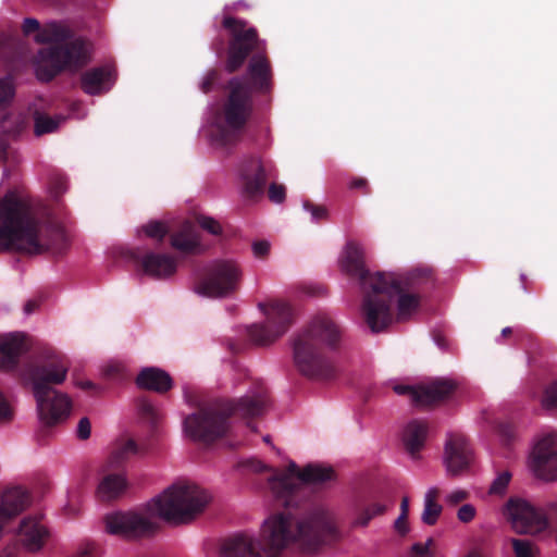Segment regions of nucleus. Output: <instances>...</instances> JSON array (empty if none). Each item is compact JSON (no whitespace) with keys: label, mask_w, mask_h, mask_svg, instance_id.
I'll use <instances>...</instances> for the list:
<instances>
[{"label":"nucleus","mask_w":557,"mask_h":557,"mask_svg":"<svg viewBox=\"0 0 557 557\" xmlns=\"http://www.w3.org/2000/svg\"><path fill=\"white\" fill-rule=\"evenodd\" d=\"M171 244L173 248L182 252H193L200 245L195 227L189 222L184 223L181 231L172 236Z\"/></svg>","instance_id":"obj_31"},{"label":"nucleus","mask_w":557,"mask_h":557,"mask_svg":"<svg viewBox=\"0 0 557 557\" xmlns=\"http://www.w3.org/2000/svg\"><path fill=\"white\" fill-rule=\"evenodd\" d=\"M268 176L269 174L267 173L265 168L261 163L257 162L255 164L253 175L245 177L246 191L251 196L261 194L264 189Z\"/></svg>","instance_id":"obj_35"},{"label":"nucleus","mask_w":557,"mask_h":557,"mask_svg":"<svg viewBox=\"0 0 557 557\" xmlns=\"http://www.w3.org/2000/svg\"><path fill=\"white\" fill-rule=\"evenodd\" d=\"M230 95L223 107V128L216 143L227 146L236 143L239 131L245 126L251 113L250 89L244 78L228 82Z\"/></svg>","instance_id":"obj_8"},{"label":"nucleus","mask_w":557,"mask_h":557,"mask_svg":"<svg viewBox=\"0 0 557 557\" xmlns=\"http://www.w3.org/2000/svg\"><path fill=\"white\" fill-rule=\"evenodd\" d=\"M268 405L264 388L251 391L236 404L208 406L187 416L184 420V433L194 441L210 443L223 436L227 429V417L238 414L243 418L257 417L264 412Z\"/></svg>","instance_id":"obj_5"},{"label":"nucleus","mask_w":557,"mask_h":557,"mask_svg":"<svg viewBox=\"0 0 557 557\" xmlns=\"http://www.w3.org/2000/svg\"><path fill=\"white\" fill-rule=\"evenodd\" d=\"M510 543L516 557H536L540 553L539 547L529 540L511 539Z\"/></svg>","instance_id":"obj_37"},{"label":"nucleus","mask_w":557,"mask_h":557,"mask_svg":"<svg viewBox=\"0 0 557 557\" xmlns=\"http://www.w3.org/2000/svg\"><path fill=\"white\" fill-rule=\"evenodd\" d=\"M112 84V70L109 66L91 69L82 76V88L89 95L108 91Z\"/></svg>","instance_id":"obj_24"},{"label":"nucleus","mask_w":557,"mask_h":557,"mask_svg":"<svg viewBox=\"0 0 557 557\" xmlns=\"http://www.w3.org/2000/svg\"><path fill=\"white\" fill-rule=\"evenodd\" d=\"M395 529L400 534H406L409 531L408 524H407V517L404 515H399V517L395 521Z\"/></svg>","instance_id":"obj_54"},{"label":"nucleus","mask_w":557,"mask_h":557,"mask_svg":"<svg viewBox=\"0 0 557 557\" xmlns=\"http://www.w3.org/2000/svg\"><path fill=\"white\" fill-rule=\"evenodd\" d=\"M465 557H488L486 554L483 553L480 548H472L470 549Z\"/></svg>","instance_id":"obj_57"},{"label":"nucleus","mask_w":557,"mask_h":557,"mask_svg":"<svg viewBox=\"0 0 557 557\" xmlns=\"http://www.w3.org/2000/svg\"><path fill=\"white\" fill-rule=\"evenodd\" d=\"M510 333H511V329H510V327H508V326H507V327H505V329H503V331H502V335H503V336H507V335H508V334H510Z\"/></svg>","instance_id":"obj_61"},{"label":"nucleus","mask_w":557,"mask_h":557,"mask_svg":"<svg viewBox=\"0 0 557 557\" xmlns=\"http://www.w3.org/2000/svg\"><path fill=\"white\" fill-rule=\"evenodd\" d=\"M387 284L395 286L394 289L388 293L386 298L384 299L385 304L388 307V312H391V301L395 296H398L397 299V320L404 321L410 318L418 309L419 307V298L416 295L411 294H405L403 293V289L400 287V284L394 278L393 275L388 274L386 276ZM391 319L392 313H389ZM392 323V320L388 321V323L380 331H384L389 324Z\"/></svg>","instance_id":"obj_21"},{"label":"nucleus","mask_w":557,"mask_h":557,"mask_svg":"<svg viewBox=\"0 0 557 557\" xmlns=\"http://www.w3.org/2000/svg\"><path fill=\"white\" fill-rule=\"evenodd\" d=\"M37 306H38V304L35 300L27 301L24 306L25 313L29 314V313L34 312L35 309L37 308Z\"/></svg>","instance_id":"obj_58"},{"label":"nucleus","mask_w":557,"mask_h":557,"mask_svg":"<svg viewBox=\"0 0 557 557\" xmlns=\"http://www.w3.org/2000/svg\"><path fill=\"white\" fill-rule=\"evenodd\" d=\"M34 397L37 404L38 417L47 425L62 421L71 412L72 401L64 393L53 391V393Z\"/></svg>","instance_id":"obj_18"},{"label":"nucleus","mask_w":557,"mask_h":557,"mask_svg":"<svg viewBox=\"0 0 557 557\" xmlns=\"http://www.w3.org/2000/svg\"><path fill=\"white\" fill-rule=\"evenodd\" d=\"M433 544V539H428L425 543H414L411 546L412 557H431L430 547Z\"/></svg>","instance_id":"obj_43"},{"label":"nucleus","mask_w":557,"mask_h":557,"mask_svg":"<svg viewBox=\"0 0 557 557\" xmlns=\"http://www.w3.org/2000/svg\"><path fill=\"white\" fill-rule=\"evenodd\" d=\"M476 510L471 504L462 505L457 512V518L460 522L468 523L475 517Z\"/></svg>","instance_id":"obj_45"},{"label":"nucleus","mask_w":557,"mask_h":557,"mask_svg":"<svg viewBox=\"0 0 557 557\" xmlns=\"http://www.w3.org/2000/svg\"><path fill=\"white\" fill-rule=\"evenodd\" d=\"M304 208L311 213L313 221L325 220L327 218V209L323 206H314L309 202H304Z\"/></svg>","instance_id":"obj_44"},{"label":"nucleus","mask_w":557,"mask_h":557,"mask_svg":"<svg viewBox=\"0 0 557 557\" xmlns=\"http://www.w3.org/2000/svg\"><path fill=\"white\" fill-rule=\"evenodd\" d=\"M211 500L209 492L186 482L174 483L147 503V509L156 517L174 525L185 524L200 515Z\"/></svg>","instance_id":"obj_7"},{"label":"nucleus","mask_w":557,"mask_h":557,"mask_svg":"<svg viewBox=\"0 0 557 557\" xmlns=\"http://www.w3.org/2000/svg\"><path fill=\"white\" fill-rule=\"evenodd\" d=\"M394 392L398 395H409L410 399L416 404V393L418 391V386H409L397 384L393 387Z\"/></svg>","instance_id":"obj_50"},{"label":"nucleus","mask_w":557,"mask_h":557,"mask_svg":"<svg viewBox=\"0 0 557 557\" xmlns=\"http://www.w3.org/2000/svg\"><path fill=\"white\" fill-rule=\"evenodd\" d=\"M157 523L147 507L139 511H115L106 515L104 530L123 539H137L154 531Z\"/></svg>","instance_id":"obj_13"},{"label":"nucleus","mask_w":557,"mask_h":557,"mask_svg":"<svg viewBox=\"0 0 557 557\" xmlns=\"http://www.w3.org/2000/svg\"><path fill=\"white\" fill-rule=\"evenodd\" d=\"M252 251L255 257L264 258L270 251V243L267 240H259L252 244Z\"/></svg>","instance_id":"obj_49"},{"label":"nucleus","mask_w":557,"mask_h":557,"mask_svg":"<svg viewBox=\"0 0 557 557\" xmlns=\"http://www.w3.org/2000/svg\"><path fill=\"white\" fill-rule=\"evenodd\" d=\"M137 453L138 446L134 440L120 438L115 442L108 462L110 466H120Z\"/></svg>","instance_id":"obj_33"},{"label":"nucleus","mask_w":557,"mask_h":557,"mask_svg":"<svg viewBox=\"0 0 557 557\" xmlns=\"http://www.w3.org/2000/svg\"><path fill=\"white\" fill-rule=\"evenodd\" d=\"M91 433V425L88 418H82L77 424L76 434L81 440L89 438Z\"/></svg>","instance_id":"obj_48"},{"label":"nucleus","mask_w":557,"mask_h":557,"mask_svg":"<svg viewBox=\"0 0 557 557\" xmlns=\"http://www.w3.org/2000/svg\"><path fill=\"white\" fill-rule=\"evenodd\" d=\"M29 503L28 494L21 487H14L5 491L0 500V518L2 522V531L8 521L22 512Z\"/></svg>","instance_id":"obj_23"},{"label":"nucleus","mask_w":557,"mask_h":557,"mask_svg":"<svg viewBox=\"0 0 557 557\" xmlns=\"http://www.w3.org/2000/svg\"><path fill=\"white\" fill-rule=\"evenodd\" d=\"M428 433V426L422 421H410L403 430L401 441L406 450L411 455L412 458L417 457V454L423 447Z\"/></svg>","instance_id":"obj_27"},{"label":"nucleus","mask_w":557,"mask_h":557,"mask_svg":"<svg viewBox=\"0 0 557 557\" xmlns=\"http://www.w3.org/2000/svg\"><path fill=\"white\" fill-rule=\"evenodd\" d=\"M529 467L534 475L544 481L557 479V432L549 431L536 442Z\"/></svg>","instance_id":"obj_16"},{"label":"nucleus","mask_w":557,"mask_h":557,"mask_svg":"<svg viewBox=\"0 0 557 557\" xmlns=\"http://www.w3.org/2000/svg\"><path fill=\"white\" fill-rule=\"evenodd\" d=\"M23 32L29 35L38 32L35 39L39 44H53L38 53L36 75L38 79L49 82L63 70H77L85 65L91 57V46L82 38L62 45L70 37V29L61 23L51 22L40 28L36 18H25Z\"/></svg>","instance_id":"obj_3"},{"label":"nucleus","mask_w":557,"mask_h":557,"mask_svg":"<svg viewBox=\"0 0 557 557\" xmlns=\"http://www.w3.org/2000/svg\"><path fill=\"white\" fill-rule=\"evenodd\" d=\"M341 537L337 512L330 506H317L302 517L277 513L262 524L264 544L260 546V557H278L290 543L311 554Z\"/></svg>","instance_id":"obj_1"},{"label":"nucleus","mask_w":557,"mask_h":557,"mask_svg":"<svg viewBox=\"0 0 557 557\" xmlns=\"http://www.w3.org/2000/svg\"><path fill=\"white\" fill-rule=\"evenodd\" d=\"M198 223L203 230H206L210 234L218 235L222 232L220 223L210 216H199Z\"/></svg>","instance_id":"obj_42"},{"label":"nucleus","mask_w":557,"mask_h":557,"mask_svg":"<svg viewBox=\"0 0 557 557\" xmlns=\"http://www.w3.org/2000/svg\"><path fill=\"white\" fill-rule=\"evenodd\" d=\"M510 478H511V474L507 471L497 475V478L493 481V483L490 487V493L503 494L509 484Z\"/></svg>","instance_id":"obj_41"},{"label":"nucleus","mask_w":557,"mask_h":557,"mask_svg":"<svg viewBox=\"0 0 557 557\" xmlns=\"http://www.w3.org/2000/svg\"><path fill=\"white\" fill-rule=\"evenodd\" d=\"M263 440H264V442H267V443L270 441V440H269V436H265Z\"/></svg>","instance_id":"obj_62"},{"label":"nucleus","mask_w":557,"mask_h":557,"mask_svg":"<svg viewBox=\"0 0 557 557\" xmlns=\"http://www.w3.org/2000/svg\"><path fill=\"white\" fill-rule=\"evenodd\" d=\"M473 460L472 449L461 434H450L445 444L444 465L451 476L466 472Z\"/></svg>","instance_id":"obj_17"},{"label":"nucleus","mask_w":557,"mask_h":557,"mask_svg":"<svg viewBox=\"0 0 557 557\" xmlns=\"http://www.w3.org/2000/svg\"><path fill=\"white\" fill-rule=\"evenodd\" d=\"M438 495L440 490L436 486L429 487L424 494L421 520L428 525H434L442 513V505L437 503Z\"/></svg>","instance_id":"obj_32"},{"label":"nucleus","mask_w":557,"mask_h":557,"mask_svg":"<svg viewBox=\"0 0 557 557\" xmlns=\"http://www.w3.org/2000/svg\"><path fill=\"white\" fill-rule=\"evenodd\" d=\"M65 244L63 228L40 223L25 199L15 193H8L0 199V252H60Z\"/></svg>","instance_id":"obj_2"},{"label":"nucleus","mask_w":557,"mask_h":557,"mask_svg":"<svg viewBox=\"0 0 557 557\" xmlns=\"http://www.w3.org/2000/svg\"><path fill=\"white\" fill-rule=\"evenodd\" d=\"M76 385L82 387V388H84V389H88V388H91L94 386V384L90 381L77 382Z\"/></svg>","instance_id":"obj_60"},{"label":"nucleus","mask_w":557,"mask_h":557,"mask_svg":"<svg viewBox=\"0 0 557 557\" xmlns=\"http://www.w3.org/2000/svg\"><path fill=\"white\" fill-rule=\"evenodd\" d=\"M127 487V481L122 473H110L100 481L97 495L102 500H112L124 493Z\"/></svg>","instance_id":"obj_29"},{"label":"nucleus","mask_w":557,"mask_h":557,"mask_svg":"<svg viewBox=\"0 0 557 557\" xmlns=\"http://www.w3.org/2000/svg\"><path fill=\"white\" fill-rule=\"evenodd\" d=\"M14 85L11 77L0 79V108L7 106L14 97Z\"/></svg>","instance_id":"obj_38"},{"label":"nucleus","mask_w":557,"mask_h":557,"mask_svg":"<svg viewBox=\"0 0 557 557\" xmlns=\"http://www.w3.org/2000/svg\"><path fill=\"white\" fill-rule=\"evenodd\" d=\"M267 321L264 324L249 329L250 338L259 345H268L286 333L293 322L290 307L282 301H273L264 306Z\"/></svg>","instance_id":"obj_15"},{"label":"nucleus","mask_w":557,"mask_h":557,"mask_svg":"<svg viewBox=\"0 0 557 557\" xmlns=\"http://www.w3.org/2000/svg\"><path fill=\"white\" fill-rule=\"evenodd\" d=\"M141 411L144 414H146L148 418H150L151 421H153V422H156L159 419L158 410L149 403H144L141 405Z\"/></svg>","instance_id":"obj_53"},{"label":"nucleus","mask_w":557,"mask_h":557,"mask_svg":"<svg viewBox=\"0 0 557 557\" xmlns=\"http://www.w3.org/2000/svg\"><path fill=\"white\" fill-rule=\"evenodd\" d=\"M333 478L334 471L331 467L309 465L298 471L296 463L290 462L288 471L273 475L269 480V484L275 497L283 499L285 506H289L292 504L289 497L299 487V481L301 483L319 484Z\"/></svg>","instance_id":"obj_9"},{"label":"nucleus","mask_w":557,"mask_h":557,"mask_svg":"<svg viewBox=\"0 0 557 557\" xmlns=\"http://www.w3.org/2000/svg\"><path fill=\"white\" fill-rule=\"evenodd\" d=\"M431 276V270L429 269H414L412 270L408 275V281L410 283H417L418 281L422 278H426Z\"/></svg>","instance_id":"obj_51"},{"label":"nucleus","mask_w":557,"mask_h":557,"mask_svg":"<svg viewBox=\"0 0 557 557\" xmlns=\"http://www.w3.org/2000/svg\"><path fill=\"white\" fill-rule=\"evenodd\" d=\"M248 75L252 84L261 89H268L271 77L269 61L262 54L253 55L248 65Z\"/></svg>","instance_id":"obj_30"},{"label":"nucleus","mask_w":557,"mask_h":557,"mask_svg":"<svg viewBox=\"0 0 557 557\" xmlns=\"http://www.w3.org/2000/svg\"><path fill=\"white\" fill-rule=\"evenodd\" d=\"M386 509L387 506L381 503H372L364 506L356 512L351 521V528H366L373 518L383 515Z\"/></svg>","instance_id":"obj_34"},{"label":"nucleus","mask_w":557,"mask_h":557,"mask_svg":"<svg viewBox=\"0 0 557 557\" xmlns=\"http://www.w3.org/2000/svg\"><path fill=\"white\" fill-rule=\"evenodd\" d=\"M339 338V327L331 317L315 315L293 342L294 362L300 373L317 380L333 377L337 366L324 350L334 348Z\"/></svg>","instance_id":"obj_4"},{"label":"nucleus","mask_w":557,"mask_h":557,"mask_svg":"<svg viewBox=\"0 0 557 557\" xmlns=\"http://www.w3.org/2000/svg\"><path fill=\"white\" fill-rule=\"evenodd\" d=\"M143 230L148 237L156 239H162L168 233L165 224L158 221L149 222L143 227Z\"/></svg>","instance_id":"obj_40"},{"label":"nucleus","mask_w":557,"mask_h":557,"mask_svg":"<svg viewBox=\"0 0 557 557\" xmlns=\"http://www.w3.org/2000/svg\"><path fill=\"white\" fill-rule=\"evenodd\" d=\"M64 121L62 116L51 117L45 114L37 113L35 115V134L41 136L44 134L54 132L59 125Z\"/></svg>","instance_id":"obj_36"},{"label":"nucleus","mask_w":557,"mask_h":557,"mask_svg":"<svg viewBox=\"0 0 557 557\" xmlns=\"http://www.w3.org/2000/svg\"><path fill=\"white\" fill-rule=\"evenodd\" d=\"M136 383L140 388L157 393H165L172 387L170 374L154 367L143 369L137 375Z\"/></svg>","instance_id":"obj_25"},{"label":"nucleus","mask_w":557,"mask_h":557,"mask_svg":"<svg viewBox=\"0 0 557 557\" xmlns=\"http://www.w3.org/2000/svg\"><path fill=\"white\" fill-rule=\"evenodd\" d=\"M505 515L512 530L518 534L537 535L549 528V520L544 509L535 507L521 498H511L505 507Z\"/></svg>","instance_id":"obj_12"},{"label":"nucleus","mask_w":557,"mask_h":557,"mask_svg":"<svg viewBox=\"0 0 557 557\" xmlns=\"http://www.w3.org/2000/svg\"><path fill=\"white\" fill-rule=\"evenodd\" d=\"M269 198L275 203L283 202L285 199V187L283 185L272 183L269 187Z\"/></svg>","instance_id":"obj_46"},{"label":"nucleus","mask_w":557,"mask_h":557,"mask_svg":"<svg viewBox=\"0 0 557 557\" xmlns=\"http://www.w3.org/2000/svg\"><path fill=\"white\" fill-rule=\"evenodd\" d=\"M468 498V493L465 490H454L445 497V503L449 506H456Z\"/></svg>","instance_id":"obj_47"},{"label":"nucleus","mask_w":557,"mask_h":557,"mask_svg":"<svg viewBox=\"0 0 557 557\" xmlns=\"http://www.w3.org/2000/svg\"><path fill=\"white\" fill-rule=\"evenodd\" d=\"M141 265L146 274L156 278L168 277L176 271V261L172 257L162 253L145 256Z\"/></svg>","instance_id":"obj_26"},{"label":"nucleus","mask_w":557,"mask_h":557,"mask_svg":"<svg viewBox=\"0 0 557 557\" xmlns=\"http://www.w3.org/2000/svg\"><path fill=\"white\" fill-rule=\"evenodd\" d=\"M542 406L548 410L557 408V381L553 382L545 388L542 398Z\"/></svg>","instance_id":"obj_39"},{"label":"nucleus","mask_w":557,"mask_h":557,"mask_svg":"<svg viewBox=\"0 0 557 557\" xmlns=\"http://www.w3.org/2000/svg\"><path fill=\"white\" fill-rule=\"evenodd\" d=\"M214 79H215V73L214 72H211V73L207 74L206 77H203V79H202V82L200 84L201 90L203 92L210 91L211 85L214 82Z\"/></svg>","instance_id":"obj_55"},{"label":"nucleus","mask_w":557,"mask_h":557,"mask_svg":"<svg viewBox=\"0 0 557 557\" xmlns=\"http://www.w3.org/2000/svg\"><path fill=\"white\" fill-rule=\"evenodd\" d=\"M456 389V383L448 379H436L429 383L418 385L416 404L421 406L432 405L446 399Z\"/></svg>","instance_id":"obj_22"},{"label":"nucleus","mask_w":557,"mask_h":557,"mask_svg":"<svg viewBox=\"0 0 557 557\" xmlns=\"http://www.w3.org/2000/svg\"><path fill=\"white\" fill-rule=\"evenodd\" d=\"M350 188H366L367 181L364 178H355L349 184Z\"/></svg>","instance_id":"obj_56"},{"label":"nucleus","mask_w":557,"mask_h":557,"mask_svg":"<svg viewBox=\"0 0 557 557\" xmlns=\"http://www.w3.org/2000/svg\"><path fill=\"white\" fill-rule=\"evenodd\" d=\"M408 510H409V499H408V497H404L401 499V504H400V515H404L405 517H407Z\"/></svg>","instance_id":"obj_59"},{"label":"nucleus","mask_w":557,"mask_h":557,"mask_svg":"<svg viewBox=\"0 0 557 557\" xmlns=\"http://www.w3.org/2000/svg\"><path fill=\"white\" fill-rule=\"evenodd\" d=\"M263 544L262 531L259 539L247 533L235 534L223 542L221 555L223 557H260V546Z\"/></svg>","instance_id":"obj_19"},{"label":"nucleus","mask_w":557,"mask_h":557,"mask_svg":"<svg viewBox=\"0 0 557 557\" xmlns=\"http://www.w3.org/2000/svg\"><path fill=\"white\" fill-rule=\"evenodd\" d=\"M17 537L25 550L36 553L44 547L48 530L39 519L27 517L21 521Z\"/></svg>","instance_id":"obj_20"},{"label":"nucleus","mask_w":557,"mask_h":557,"mask_svg":"<svg viewBox=\"0 0 557 557\" xmlns=\"http://www.w3.org/2000/svg\"><path fill=\"white\" fill-rule=\"evenodd\" d=\"M12 417V410L4 398L3 394L0 392V422L10 420Z\"/></svg>","instance_id":"obj_52"},{"label":"nucleus","mask_w":557,"mask_h":557,"mask_svg":"<svg viewBox=\"0 0 557 557\" xmlns=\"http://www.w3.org/2000/svg\"><path fill=\"white\" fill-rule=\"evenodd\" d=\"M23 342L17 335L0 337V371H10L18 362Z\"/></svg>","instance_id":"obj_28"},{"label":"nucleus","mask_w":557,"mask_h":557,"mask_svg":"<svg viewBox=\"0 0 557 557\" xmlns=\"http://www.w3.org/2000/svg\"><path fill=\"white\" fill-rule=\"evenodd\" d=\"M69 372V366L61 359H51L26 367L23 371V380L32 386L34 396L53 393V385L62 384Z\"/></svg>","instance_id":"obj_14"},{"label":"nucleus","mask_w":557,"mask_h":557,"mask_svg":"<svg viewBox=\"0 0 557 557\" xmlns=\"http://www.w3.org/2000/svg\"><path fill=\"white\" fill-rule=\"evenodd\" d=\"M222 24L233 37L226 61V71L233 73L244 64L250 52L260 49L261 40L258 38L257 29L247 27L244 20L226 15Z\"/></svg>","instance_id":"obj_11"},{"label":"nucleus","mask_w":557,"mask_h":557,"mask_svg":"<svg viewBox=\"0 0 557 557\" xmlns=\"http://www.w3.org/2000/svg\"><path fill=\"white\" fill-rule=\"evenodd\" d=\"M341 268L347 274L359 277L364 293L362 312L366 322L373 333H379L391 320L384 299L395 286L387 284L386 276L388 274L369 272L363 262V249L354 242L346 244L341 259Z\"/></svg>","instance_id":"obj_6"},{"label":"nucleus","mask_w":557,"mask_h":557,"mask_svg":"<svg viewBox=\"0 0 557 557\" xmlns=\"http://www.w3.org/2000/svg\"><path fill=\"white\" fill-rule=\"evenodd\" d=\"M240 278L242 270L234 260H214L207 265L205 277L195 292L207 297H224L238 288Z\"/></svg>","instance_id":"obj_10"}]
</instances>
